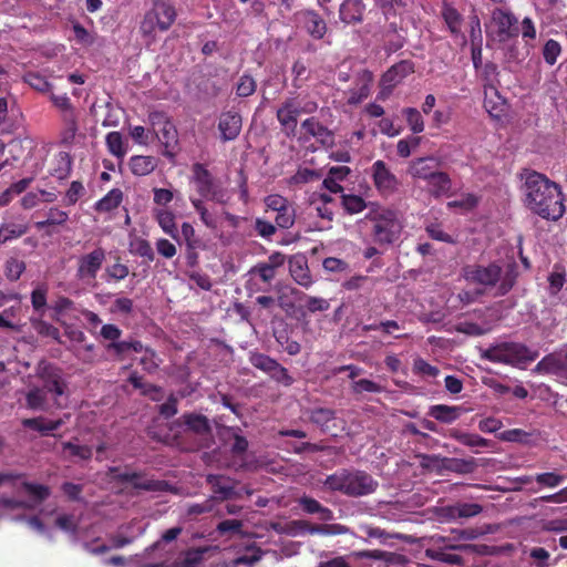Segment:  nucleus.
Segmentation results:
<instances>
[{
    "instance_id": "45",
    "label": "nucleus",
    "mask_w": 567,
    "mask_h": 567,
    "mask_svg": "<svg viewBox=\"0 0 567 567\" xmlns=\"http://www.w3.org/2000/svg\"><path fill=\"white\" fill-rule=\"evenodd\" d=\"M130 251L144 258L147 262H151L155 259V254L151 244L143 238H135L132 240L130 243Z\"/></svg>"
},
{
    "instance_id": "2",
    "label": "nucleus",
    "mask_w": 567,
    "mask_h": 567,
    "mask_svg": "<svg viewBox=\"0 0 567 567\" xmlns=\"http://www.w3.org/2000/svg\"><path fill=\"white\" fill-rule=\"evenodd\" d=\"M465 278L485 289H494V297H503L516 285L518 267L514 261L507 262L504 267L496 261L474 265L465 269Z\"/></svg>"
},
{
    "instance_id": "27",
    "label": "nucleus",
    "mask_w": 567,
    "mask_h": 567,
    "mask_svg": "<svg viewBox=\"0 0 567 567\" xmlns=\"http://www.w3.org/2000/svg\"><path fill=\"white\" fill-rule=\"evenodd\" d=\"M210 549L209 546L187 549L173 563V567H200L204 555Z\"/></svg>"
},
{
    "instance_id": "20",
    "label": "nucleus",
    "mask_w": 567,
    "mask_h": 567,
    "mask_svg": "<svg viewBox=\"0 0 567 567\" xmlns=\"http://www.w3.org/2000/svg\"><path fill=\"white\" fill-rule=\"evenodd\" d=\"M59 115L63 124V128L60 133L61 143L64 145H71L74 142V138L80 130V111L76 107H74L70 111L62 112Z\"/></svg>"
},
{
    "instance_id": "1",
    "label": "nucleus",
    "mask_w": 567,
    "mask_h": 567,
    "mask_svg": "<svg viewBox=\"0 0 567 567\" xmlns=\"http://www.w3.org/2000/svg\"><path fill=\"white\" fill-rule=\"evenodd\" d=\"M527 208L547 220L559 219L565 212L558 185L545 175L530 172L523 186Z\"/></svg>"
},
{
    "instance_id": "9",
    "label": "nucleus",
    "mask_w": 567,
    "mask_h": 567,
    "mask_svg": "<svg viewBox=\"0 0 567 567\" xmlns=\"http://www.w3.org/2000/svg\"><path fill=\"white\" fill-rule=\"evenodd\" d=\"M39 377L43 381L42 389H44L47 393L53 394L55 404L61 406L58 402V398L65 393L68 386L61 369L53 364L45 363L40 367Z\"/></svg>"
},
{
    "instance_id": "40",
    "label": "nucleus",
    "mask_w": 567,
    "mask_h": 567,
    "mask_svg": "<svg viewBox=\"0 0 567 567\" xmlns=\"http://www.w3.org/2000/svg\"><path fill=\"white\" fill-rule=\"evenodd\" d=\"M341 205L346 213L350 215L359 214L368 207L365 200L354 194H343L341 196Z\"/></svg>"
},
{
    "instance_id": "21",
    "label": "nucleus",
    "mask_w": 567,
    "mask_h": 567,
    "mask_svg": "<svg viewBox=\"0 0 567 567\" xmlns=\"http://www.w3.org/2000/svg\"><path fill=\"white\" fill-rule=\"evenodd\" d=\"M301 128L306 131L309 136L315 137L324 147H330L334 143L333 133L316 117L306 118L301 123Z\"/></svg>"
},
{
    "instance_id": "37",
    "label": "nucleus",
    "mask_w": 567,
    "mask_h": 567,
    "mask_svg": "<svg viewBox=\"0 0 567 567\" xmlns=\"http://www.w3.org/2000/svg\"><path fill=\"white\" fill-rule=\"evenodd\" d=\"M122 199V190L118 188H114L95 204V209L97 212H111L120 206Z\"/></svg>"
},
{
    "instance_id": "39",
    "label": "nucleus",
    "mask_w": 567,
    "mask_h": 567,
    "mask_svg": "<svg viewBox=\"0 0 567 567\" xmlns=\"http://www.w3.org/2000/svg\"><path fill=\"white\" fill-rule=\"evenodd\" d=\"M532 567H550V554L543 547H532L525 550Z\"/></svg>"
},
{
    "instance_id": "53",
    "label": "nucleus",
    "mask_w": 567,
    "mask_h": 567,
    "mask_svg": "<svg viewBox=\"0 0 567 567\" xmlns=\"http://www.w3.org/2000/svg\"><path fill=\"white\" fill-rule=\"evenodd\" d=\"M0 508L7 512H14L19 509H33V504L25 502V499H19L9 496H0Z\"/></svg>"
},
{
    "instance_id": "33",
    "label": "nucleus",
    "mask_w": 567,
    "mask_h": 567,
    "mask_svg": "<svg viewBox=\"0 0 567 567\" xmlns=\"http://www.w3.org/2000/svg\"><path fill=\"white\" fill-rule=\"evenodd\" d=\"M426 182L431 194L435 197L447 194L452 187L451 178L444 172L436 171Z\"/></svg>"
},
{
    "instance_id": "25",
    "label": "nucleus",
    "mask_w": 567,
    "mask_h": 567,
    "mask_svg": "<svg viewBox=\"0 0 567 567\" xmlns=\"http://www.w3.org/2000/svg\"><path fill=\"white\" fill-rule=\"evenodd\" d=\"M364 9L363 0H344L340 6L339 17L347 24L358 23L362 21Z\"/></svg>"
},
{
    "instance_id": "42",
    "label": "nucleus",
    "mask_w": 567,
    "mask_h": 567,
    "mask_svg": "<svg viewBox=\"0 0 567 567\" xmlns=\"http://www.w3.org/2000/svg\"><path fill=\"white\" fill-rule=\"evenodd\" d=\"M156 220L165 234L177 239L178 230L175 224V216L172 212L158 210L156 214Z\"/></svg>"
},
{
    "instance_id": "36",
    "label": "nucleus",
    "mask_w": 567,
    "mask_h": 567,
    "mask_svg": "<svg viewBox=\"0 0 567 567\" xmlns=\"http://www.w3.org/2000/svg\"><path fill=\"white\" fill-rule=\"evenodd\" d=\"M450 436L468 447H489L491 441L473 433H466L458 430H451Z\"/></svg>"
},
{
    "instance_id": "11",
    "label": "nucleus",
    "mask_w": 567,
    "mask_h": 567,
    "mask_svg": "<svg viewBox=\"0 0 567 567\" xmlns=\"http://www.w3.org/2000/svg\"><path fill=\"white\" fill-rule=\"evenodd\" d=\"M105 250L101 247L83 255L78 260L76 277L80 280H93L96 278L105 260Z\"/></svg>"
},
{
    "instance_id": "51",
    "label": "nucleus",
    "mask_w": 567,
    "mask_h": 567,
    "mask_svg": "<svg viewBox=\"0 0 567 567\" xmlns=\"http://www.w3.org/2000/svg\"><path fill=\"white\" fill-rule=\"evenodd\" d=\"M406 118V123L413 133H421L424 130L423 117L419 110L414 107H406L402 111Z\"/></svg>"
},
{
    "instance_id": "44",
    "label": "nucleus",
    "mask_w": 567,
    "mask_h": 567,
    "mask_svg": "<svg viewBox=\"0 0 567 567\" xmlns=\"http://www.w3.org/2000/svg\"><path fill=\"white\" fill-rule=\"evenodd\" d=\"M105 144L113 156L117 158H123L125 156L126 148L124 146L123 136L120 132H110L106 135Z\"/></svg>"
},
{
    "instance_id": "56",
    "label": "nucleus",
    "mask_w": 567,
    "mask_h": 567,
    "mask_svg": "<svg viewBox=\"0 0 567 567\" xmlns=\"http://www.w3.org/2000/svg\"><path fill=\"white\" fill-rule=\"evenodd\" d=\"M534 480L540 486L555 488V487L559 486L565 481V476L560 475L556 472H545V473L536 474Z\"/></svg>"
},
{
    "instance_id": "48",
    "label": "nucleus",
    "mask_w": 567,
    "mask_h": 567,
    "mask_svg": "<svg viewBox=\"0 0 567 567\" xmlns=\"http://www.w3.org/2000/svg\"><path fill=\"white\" fill-rule=\"evenodd\" d=\"M249 362L256 369H259L269 374L278 361L260 352H250Z\"/></svg>"
},
{
    "instance_id": "3",
    "label": "nucleus",
    "mask_w": 567,
    "mask_h": 567,
    "mask_svg": "<svg viewBox=\"0 0 567 567\" xmlns=\"http://www.w3.org/2000/svg\"><path fill=\"white\" fill-rule=\"evenodd\" d=\"M323 486L349 497H361L375 492L379 483L367 472L342 468L328 475Z\"/></svg>"
},
{
    "instance_id": "63",
    "label": "nucleus",
    "mask_w": 567,
    "mask_h": 567,
    "mask_svg": "<svg viewBox=\"0 0 567 567\" xmlns=\"http://www.w3.org/2000/svg\"><path fill=\"white\" fill-rule=\"evenodd\" d=\"M0 230L9 240H12L27 234L29 226L27 224L4 223L0 226Z\"/></svg>"
},
{
    "instance_id": "55",
    "label": "nucleus",
    "mask_w": 567,
    "mask_h": 567,
    "mask_svg": "<svg viewBox=\"0 0 567 567\" xmlns=\"http://www.w3.org/2000/svg\"><path fill=\"white\" fill-rule=\"evenodd\" d=\"M144 354L140 359V363L147 373H155L162 362L153 349L144 348Z\"/></svg>"
},
{
    "instance_id": "38",
    "label": "nucleus",
    "mask_w": 567,
    "mask_h": 567,
    "mask_svg": "<svg viewBox=\"0 0 567 567\" xmlns=\"http://www.w3.org/2000/svg\"><path fill=\"white\" fill-rule=\"evenodd\" d=\"M47 392L42 388H33L25 395L27 406L31 410L47 411Z\"/></svg>"
},
{
    "instance_id": "22",
    "label": "nucleus",
    "mask_w": 567,
    "mask_h": 567,
    "mask_svg": "<svg viewBox=\"0 0 567 567\" xmlns=\"http://www.w3.org/2000/svg\"><path fill=\"white\" fill-rule=\"evenodd\" d=\"M65 419H69V414L56 420H48L44 416H37L24 419L22 421V425L27 429L39 432L42 436H50L54 435L53 432L59 430L65 423Z\"/></svg>"
},
{
    "instance_id": "43",
    "label": "nucleus",
    "mask_w": 567,
    "mask_h": 567,
    "mask_svg": "<svg viewBox=\"0 0 567 567\" xmlns=\"http://www.w3.org/2000/svg\"><path fill=\"white\" fill-rule=\"evenodd\" d=\"M385 50L389 53L396 52L398 50L402 49L405 44V37L399 32L398 27L394 23H391L389 25V29L385 33Z\"/></svg>"
},
{
    "instance_id": "30",
    "label": "nucleus",
    "mask_w": 567,
    "mask_h": 567,
    "mask_svg": "<svg viewBox=\"0 0 567 567\" xmlns=\"http://www.w3.org/2000/svg\"><path fill=\"white\" fill-rule=\"evenodd\" d=\"M462 413L461 406H451L445 404H436L430 406L429 415L442 423H453L456 421Z\"/></svg>"
},
{
    "instance_id": "7",
    "label": "nucleus",
    "mask_w": 567,
    "mask_h": 567,
    "mask_svg": "<svg viewBox=\"0 0 567 567\" xmlns=\"http://www.w3.org/2000/svg\"><path fill=\"white\" fill-rule=\"evenodd\" d=\"M171 431L176 432H190L199 437V441L189 447H185L187 451L198 450L205 444L203 441L207 440L212 435V426L207 416L197 413H185L169 426Z\"/></svg>"
},
{
    "instance_id": "34",
    "label": "nucleus",
    "mask_w": 567,
    "mask_h": 567,
    "mask_svg": "<svg viewBox=\"0 0 567 567\" xmlns=\"http://www.w3.org/2000/svg\"><path fill=\"white\" fill-rule=\"evenodd\" d=\"M361 529L369 538H377L381 544H386L389 539H401L406 543H412V537L400 533H388L382 528L373 527L371 525H361Z\"/></svg>"
},
{
    "instance_id": "13",
    "label": "nucleus",
    "mask_w": 567,
    "mask_h": 567,
    "mask_svg": "<svg viewBox=\"0 0 567 567\" xmlns=\"http://www.w3.org/2000/svg\"><path fill=\"white\" fill-rule=\"evenodd\" d=\"M492 20L497 27V37L499 41H506L518 35L516 17L509 11L496 8L492 12Z\"/></svg>"
},
{
    "instance_id": "17",
    "label": "nucleus",
    "mask_w": 567,
    "mask_h": 567,
    "mask_svg": "<svg viewBox=\"0 0 567 567\" xmlns=\"http://www.w3.org/2000/svg\"><path fill=\"white\" fill-rule=\"evenodd\" d=\"M534 372L553 374L557 378L567 380V361L565 357L558 353L545 355L534 368Z\"/></svg>"
},
{
    "instance_id": "23",
    "label": "nucleus",
    "mask_w": 567,
    "mask_h": 567,
    "mask_svg": "<svg viewBox=\"0 0 567 567\" xmlns=\"http://www.w3.org/2000/svg\"><path fill=\"white\" fill-rule=\"evenodd\" d=\"M430 540L435 546L434 548H443V550H461L472 551L476 554H486V545H474V544H455L454 539L446 536L433 535Z\"/></svg>"
},
{
    "instance_id": "54",
    "label": "nucleus",
    "mask_w": 567,
    "mask_h": 567,
    "mask_svg": "<svg viewBox=\"0 0 567 567\" xmlns=\"http://www.w3.org/2000/svg\"><path fill=\"white\" fill-rule=\"evenodd\" d=\"M316 527V524H311L308 520L303 519H297L291 520L287 523V535L291 537H296L298 535L308 533V534H316V532H312V528Z\"/></svg>"
},
{
    "instance_id": "60",
    "label": "nucleus",
    "mask_w": 567,
    "mask_h": 567,
    "mask_svg": "<svg viewBox=\"0 0 567 567\" xmlns=\"http://www.w3.org/2000/svg\"><path fill=\"white\" fill-rule=\"evenodd\" d=\"M32 326L39 334H41L43 337L52 338L53 340L58 341L59 343L62 342L60 340V331L53 324H51L47 321H43V320H34V321H32Z\"/></svg>"
},
{
    "instance_id": "29",
    "label": "nucleus",
    "mask_w": 567,
    "mask_h": 567,
    "mask_svg": "<svg viewBox=\"0 0 567 567\" xmlns=\"http://www.w3.org/2000/svg\"><path fill=\"white\" fill-rule=\"evenodd\" d=\"M21 489L29 496L25 502L32 503L33 509L51 495L49 486L32 482H22Z\"/></svg>"
},
{
    "instance_id": "28",
    "label": "nucleus",
    "mask_w": 567,
    "mask_h": 567,
    "mask_svg": "<svg viewBox=\"0 0 567 567\" xmlns=\"http://www.w3.org/2000/svg\"><path fill=\"white\" fill-rule=\"evenodd\" d=\"M183 532L181 526H175L167 529L161 537L159 540L155 542L147 548H145L144 553L141 555L142 558H148L153 553H156L157 558H164V548L163 543H169L175 540Z\"/></svg>"
},
{
    "instance_id": "59",
    "label": "nucleus",
    "mask_w": 567,
    "mask_h": 567,
    "mask_svg": "<svg viewBox=\"0 0 567 567\" xmlns=\"http://www.w3.org/2000/svg\"><path fill=\"white\" fill-rule=\"evenodd\" d=\"M276 225L282 229H289L296 221V209L292 204L285 207L281 214L275 216Z\"/></svg>"
},
{
    "instance_id": "62",
    "label": "nucleus",
    "mask_w": 567,
    "mask_h": 567,
    "mask_svg": "<svg viewBox=\"0 0 567 567\" xmlns=\"http://www.w3.org/2000/svg\"><path fill=\"white\" fill-rule=\"evenodd\" d=\"M256 87V81L250 75L244 74L236 85V94L240 97H247L255 93Z\"/></svg>"
},
{
    "instance_id": "58",
    "label": "nucleus",
    "mask_w": 567,
    "mask_h": 567,
    "mask_svg": "<svg viewBox=\"0 0 567 567\" xmlns=\"http://www.w3.org/2000/svg\"><path fill=\"white\" fill-rule=\"evenodd\" d=\"M477 467L476 460L473 457L470 458H453L452 466L450 468V472L456 473V474H471L473 473Z\"/></svg>"
},
{
    "instance_id": "8",
    "label": "nucleus",
    "mask_w": 567,
    "mask_h": 567,
    "mask_svg": "<svg viewBox=\"0 0 567 567\" xmlns=\"http://www.w3.org/2000/svg\"><path fill=\"white\" fill-rule=\"evenodd\" d=\"M192 171V181L195 183L199 195L204 198L221 203L224 199L223 190L217 186L209 171L200 163L194 164Z\"/></svg>"
},
{
    "instance_id": "64",
    "label": "nucleus",
    "mask_w": 567,
    "mask_h": 567,
    "mask_svg": "<svg viewBox=\"0 0 567 567\" xmlns=\"http://www.w3.org/2000/svg\"><path fill=\"white\" fill-rule=\"evenodd\" d=\"M561 52V47L556 40H548L543 49V56L546 63L554 65Z\"/></svg>"
},
{
    "instance_id": "26",
    "label": "nucleus",
    "mask_w": 567,
    "mask_h": 567,
    "mask_svg": "<svg viewBox=\"0 0 567 567\" xmlns=\"http://www.w3.org/2000/svg\"><path fill=\"white\" fill-rule=\"evenodd\" d=\"M132 486L136 489L147 492H167L174 494L177 493V488L171 485L168 482L161 480H150L138 472L136 474V478L132 483Z\"/></svg>"
},
{
    "instance_id": "31",
    "label": "nucleus",
    "mask_w": 567,
    "mask_h": 567,
    "mask_svg": "<svg viewBox=\"0 0 567 567\" xmlns=\"http://www.w3.org/2000/svg\"><path fill=\"white\" fill-rule=\"evenodd\" d=\"M439 161L434 157L417 158L411 166L413 177L427 181L437 169Z\"/></svg>"
},
{
    "instance_id": "12",
    "label": "nucleus",
    "mask_w": 567,
    "mask_h": 567,
    "mask_svg": "<svg viewBox=\"0 0 567 567\" xmlns=\"http://www.w3.org/2000/svg\"><path fill=\"white\" fill-rule=\"evenodd\" d=\"M301 113V105L296 97L286 99L277 110L276 116L287 136H293L297 128V118Z\"/></svg>"
},
{
    "instance_id": "10",
    "label": "nucleus",
    "mask_w": 567,
    "mask_h": 567,
    "mask_svg": "<svg viewBox=\"0 0 567 567\" xmlns=\"http://www.w3.org/2000/svg\"><path fill=\"white\" fill-rule=\"evenodd\" d=\"M414 63L411 60H402L383 73L380 80L381 95H389L408 75L414 73Z\"/></svg>"
},
{
    "instance_id": "6",
    "label": "nucleus",
    "mask_w": 567,
    "mask_h": 567,
    "mask_svg": "<svg viewBox=\"0 0 567 567\" xmlns=\"http://www.w3.org/2000/svg\"><path fill=\"white\" fill-rule=\"evenodd\" d=\"M175 19L176 11L173 6L163 0H155L152 9L145 13L140 31L144 37L153 38L156 30L167 31Z\"/></svg>"
},
{
    "instance_id": "61",
    "label": "nucleus",
    "mask_w": 567,
    "mask_h": 567,
    "mask_svg": "<svg viewBox=\"0 0 567 567\" xmlns=\"http://www.w3.org/2000/svg\"><path fill=\"white\" fill-rule=\"evenodd\" d=\"M25 270V264L22 260H19L17 258H10L6 262V277L10 281H17L23 271Z\"/></svg>"
},
{
    "instance_id": "35",
    "label": "nucleus",
    "mask_w": 567,
    "mask_h": 567,
    "mask_svg": "<svg viewBox=\"0 0 567 567\" xmlns=\"http://www.w3.org/2000/svg\"><path fill=\"white\" fill-rule=\"evenodd\" d=\"M156 165V159L153 156L136 155L132 156L130 159V168L136 176L151 174L155 169Z\"/></svg>"
},
{
    "instance_id": "4",
    "label": "nucleus",
    "mask_w": 567,
    "mask_h": 567,
    "mask_svg": "<svg viewBox=\"0 0 567 567\" xmlns=\"http://www.w3.org/2000/svg\"><path fill=\"white\" fill-rule=\"evenodd\" d=\"M537 350L518 342H501L486 349H480V357L494 363L523 367L538 358Z\"/></svg>"
},
{
    "instance_id": "32",
    "label": "nucleus",
    "mask_w": 567,
    "mask_h": 567,
    "mask_svg": "<svg viewBox=\"0 0 567 567\" xmlns=\"http://www.w3.org/2000/svg\"><path fill=\"white\" fill-rule=\"evenodd\" d=\"M127 381L134 389L140 390L142 395L148 396L152 401L162 400V388L152 383L143 382V378L136 372L131 373Z\"/></svg>"
},
{
    "instance_id": "49",
    "label": "nucleus",
    "mask_w": 567,
    "mask_h": 567,
    "mask_svg": "<svg viewBox=\"0 0 567 567\" xmlns=\"http://www.w3.org/2000/svg\"><path fill=\"white\" fill-rule=\"evenodd\" d=\"M312 532H316V534L323 535V536H334V535H344V534H351V529L342 524L333 523V524H316V527L312 528Z\"/></svg>"
},
{
    "instance_id": "52",
    "label": "nucleus",
    "mask_w": 567,
    "mask_h": 567,
    "mask_svg": "<svg viewBox=\"0 0 567 567\" xmlns=\"http://www.w3.org/2000/svg\"><path fill=\"white\" fill-rule=\"evenodd\" d=\"M182 237L186 244V248H205L204 241L196 236L194 227L189 223H183Z\"/></svg>"
},
{
    "instance_id": "14",
    "label": "nucleus",
    "mask_w": 567,
    "mask_h": 567,
    "mask_svg": "<svg viewBox=\"0 0 567 567\" xmlns=\"http://www.w3.org/2000/svg\"><path fill=\"white\" fill-rule=\"evenodd\" d=\"M241 126L243 118L238 112L226 111L218 117V131L223 142L236 140L241 132Z\"/></svg>"
},
{
    "instance_id": "57",
    "label": "nucleus",
    "mask_w": 567,
    "mask_h": 567,
    "mask_svg": "<svg viewBox=\"0 0 567 567\" xmlns=\"http://www.w3.org/2000/svg\"><path fill=\"white\" fill-rule=\"evenodd\" d=\"M55 526L61 530L70 533L73 536V540H76L79 524L74 516L71 514L59 515L55 519Z\"/></svg>"
},
{
    "instance_id": "16",
    "label": "nucleus",
    "mask_w": 567,
    "mask_h": 567,
    "mask_svg": "<svg viewBox=\"0 0 567 567\" xmlns=\"http://www.w3.org/2000/svg\"><path fill=\"white\" fill-rule=\"evenodd\" d=\"M206 482L214 493V495L210 497H215V503L239 497V493L231 484H229L231 482L230 477H225L217 474H208L206 476Z\"/></svg>"
},
{
    "instance_id": "15",
    "label": "nucleus",
    "mask_w": 567,
    "mask_h": 567,
    "mask_svg": "<svg viewBox=\"0 0 567 567\" xmlns=\"http://www.w3.org/2000/svg\"><path fill=\"white\" fill-rule=\"evenodd\" d=\"M371 169L374 185L380 193L391 194L398 189V178L383 161L374 162Z\"/></svg>"
},
{
    "instance_id": "18",
    "label": "nucleus",
    "mask_w": 567,
    "mask_h": 567,
    "mask_svg": "<svg viewBox=\"0 0 567 567\" xmlns=\"http://www.w3.org/2000/svg\"><path fill=\"white\" fill-rule=\"evenodd\" d=\"M299 22H301L307 32L313 39H322L327 33V23L321 16L311 9H305L296 14Z\"/></svg>"
},
{
    "instance_id": "24",
    "label": "nucleus",
    "mask_w": 567,
    "mask_h": 567,
    "mask_svg": "<svg viewBox=\"0 0 567 567\" xmlns=\"http://www.w3.org/2000/svg\"><path fill=\"white\" fill-rule=\"evenodd\" d=\"M309 420L317 425L323 434L336 435L332 430L336 420V411L328 408H315L309 411Z\"/></svg>"
},
{
    "instance_id": "50",
    "label": "nucleus",
    "mask_w": 567,
    "mask_h": 567,
    "mask_svg": "<svg viewBox=\"0 0 567 567\" xmlns=\"http://www.w3.org/2000/svg\"><path fill=\"white\" fill-rule=\"evenodd\" d=\"M565 281L566 276L564 270L558 265H555L554 270L548 275L549 295L556 296L564 287Z\"/></svg>"
},
{
    "instance_id": "5",
    "label": "nucleus",
    "mask_w": 567,
    "mask_h": 567,
    "mask_svg": "<svg viewBox=\"0 0 567 567\" xmlns=\"http://www.w3.org/2000/svg\"><path fill=\"white\" fill-rule=\"evenodd\" d=\"M365 218L373 223L372 236L374 243L390 245L398 239L402 226L395 212L385 208L371 210Z\"/></svg>"
},
{
    "instance_id": "47",
    "label": "nucleus",
    "mask_w": 567,
    "mask_h": 567,
    "mask_svg": "<svg viewBox=\"0 0 567 567\" xmlns=\"http://www.w3.org/2000/svg\"><path fill=\"white\" fill-rule=\"evenodd\" d=\"M144 349L143 344L138 340H124L118 342H111L107 346L109 351H113L116 355L123 357L128 351L142 352Z\"/></svg>"
},
{
    "instance_id": "41",
    "label": "nucleus",
    "mask_w": 567,
    "mask_h": 567,
    "mask_svg": "<svg viewBox=\"0 0 567 567\" xmlns=\"http://www.w3.org/2000/svg\"><path fill=\"white\" fill-rule=\"evenodd\" d=\"M426 557H429L432 560H436L444 564L450 565H463V557L455 554H447L446 550H443V548H427L425 550Z\"/></svg>"
},
{
    "instance_id": "19",
    "label": "nucleus",
    "mask_w": 567,
    "mask_h": 567,
    "mask_svg": "<svg viewBox=\"0 0 567 567\" xmlns=\"http://www.w3.org/2000/svg\"><path fill=\"white\" fill-rule=\"evenodd\" d=\"M289 272L299 286L308 289L312 286L313 279L308 268V260L305 255L297 254L289 258Z\"/></svg>"
},
{
    "instance_id": "46",
    "label": "nucleus",
    "mask_w": 567,
    "mask_h": 567,
    "mask_svg": "<svg viewBox=\"0 0 567 567\" xmlns=\"http://www.w3.org/2000/svg\"><path fill=\"white\" fill-rule=\"evenodd\" d=\"M55 167L52 169L51 175L58 179H64L71 172L72 159L68 153H59L55 156Z\"/></svg>"
}]
</instances>
